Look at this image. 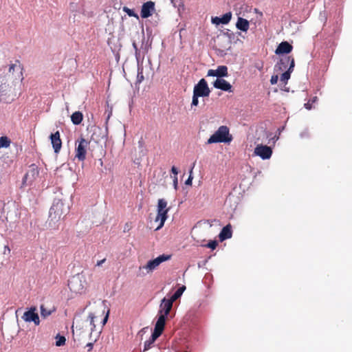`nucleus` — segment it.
I'll return each mask as SVG.
<instances>
[{
    "instance_id": "72a5a7b5",
    "label": "nucleus",
    "mask_w": 352,
    "mask_h": 352,
    "mask_svg": "<svg viewBox=\"0 0 352 352\" xmlns=\"http://www.w3.org/2000/svg\"><path fill=\"white\" fill-rule=\"evenodd\" d=\"M278 80V76L277 75H273L271 77L270 82H271L272 85H275V84L277 83Z\"/></svg>"
},
{
    "instance_id": "dca6fc26",
    "label": "nucleus",
    "mask_w": 352,
    "mask_h": 352,
    "mask_svg": "<svg viewBox=\"0 0 352 352\" xmlns=\"http://www.w3.org/2000/svg\"><path fill=\"white\" fill-rule=\"evenodd\" d=\"M293 50V46L287 41L281 42L275 50L276 54H289Z\"/></svg>"
},
{
    "instance_id": "f257e3e1",
    "label": "nucleus",
    "mask_w": 352,
    "mask_h": 352,
    "mask_svg": "<svg viewBox=\"0 0 352 352\" xmlns=\"http://www.w3.org/2000/svg\"><path fill=\"white\" fill-rule=\"evenodd\" d=\"M232 140V137L230 135V131L228 126H221L212 134L207 141V144H210L219 142H230Z\"/></svg>"
},
{
    "instance_id": "a878e982",
    "label": "nucleus",
    "mask_w": 352,
    "mask_h": 352,
    "mask_svg": "<svg viewBox=\"0 0 352 352\" xmlns=\"http://www.w3.org/2000/svg\"><path fill=\"white\" fill-rule=\"evenodd\" d=\"M11 140L7 136L0 138V148H8L10 146Z\"/></svg>"
},
{
    "instance_id": "bb28decb",
    "label": "nucleus",
    "mask_w": 352,
    "mask_h": 352,
    "mask_svg": "<svg viewBox=\"0 0 352 352\" xmlns=\"http://www.w3.org/2000/svg\"><path fill=\"white\" fill-rule=\"evenodd\" d=\"M54 311L55 309H53L52 310L47 309L43 305L41 306V315L43 318H47L50 316Z\"/></svg>"
},
{
    "instance_id": "f3484780",
    "label": "nucleus",
    "mask_w": 352,
    "mask_h": 352,
    "mask_svg": "<svg viewBox=\"0 0 352 352\" xmlns=\"http://www.w3.org/2000/svg\"><path fill=\"white\" fill-rule=\"evenodd\" d=\"M215 88L226 91H231L232 85L230 82L223 78H217L213 83Z\"/></svg>"
},
{
    "instance_id": "5701e85b",
    "label": "nucleus",
    "mask_w": 352,
    "mask_h": 352,
    "mask_svg": "<svg viewBox=\"0 0 352 352\" xmlns=\"http://www.w3.org/2000/svg\"><path fill=\"white\" fill-rule=\"evenodd\" d=\"M83 115L80 111H75L71 116V120L74 124L78 125L82 121Z\"/></svg>"
},
{
    "instance_id": "4468645a",
    "label": "nucleus",
    "mask_w": 352,
    "mask_h": 352,
    "mask_svg": "<svg viewBox=\"0 0 352 352\" xmlns=\"http://www.w3.org/2000/svg\"><path fill=\"white\" fill-rule=\"evenodd\" d=\"M50 140L52 146L54 149V152L56 153H59L62 146V141L60 139L59 131H57L54 133H52L50 135Z\"/></svg>"
},
{
    "instance_id": "de8ad7c7",
    "label": "nucleus",
    "mask_w": 352,
    "mask_h": 352,
    "mask_svg": "<svg viewBox=\"0 0 352 352\" xmlns=\"http://www.w3.org/2000/svg\"><path fill=\"white\" fill-rule=\"evenodd\" d=\"M316 98H317L316 97L314 98V102L316 101Z\"/></svg>"
},
{
    "instance_id": "4be33fe9",
    "label": "nucleus",
    "mask_w": 352,
    "mask_h": 352,
    "mask_svg": "<svg viewBox=\"0 0 352 352\" xmlns=\"http://www.w3.org/2000/svg\"><path fill=\"white\" fill-rule=\"evenodd\" d=\"M294 65L295 63L292 61L287 70L280 76V81L283 83L287 84V80L290 78L291 73L294 70Z\"/></svg>"
},
{
    "instance_id": "6ab92c4d",
    "label": "nucleus",
    "mask_w": 352,
    "mask_h": 352,
    "mask_svg": "<svg viewBox=\"0 0 352 352\" xmlns=\"http://www.w3.org/2000/svg\"><path fill=\"white\" fill-rule=\"evenodd\" d=\"M236 27L239 30L247 32L250 27V23L247 19L239 17L236 23Z\"/></svg>"
},
{
    "instance_id": "f03ea898",
    "label": "nucleus",
    "mask_w": 352,
    "mask_h": 352,
    "mask_svg": "<svg viewBox=\"0 0 352 352\" xmlns=\"http://www.w3.org/2000/svg\"><path fill=\"white\" fill-rule=\"evenodd\" d=\"M157 210V214L155 221L156 222L160 221V224L156 228V230H159L163 227L164 222L168 217L167 213L169 210V208H167V201L164 199H158Z\"/></svg>"
},
{
    "instance_id": "2f4dec72",
    "label": "nucleus",
    "mask_w": 352,
    "mask_h": 352,
    "mask_svg": "<svg viewBox=\"0 0 352 352\" xmlns=\"http://www.w3.org/2000/svg\"><path fill=\"white\" fill-rule=\"evenodd\" d=\"M94 318L95 316L93 313H90L88 316V320H89L90 324L93 327V328H95L96 325L94 324Z\"/></svg>"
},
{
    "instance_id": "39448f33",
    "label": "nucleus",
    "mask_w": 352,
    "mask_h": 352,
    "mask_svg": "<svg viewBox=\"0 0 352 352\" xmlns=\"http://www.w3.org/2000/svg\"><path fill=\"white\" fill-rule=\"evenodd\" d=\"M173 302L171 300L166 298H164L162 300L161 303L160 305L157 320H160L161 317L162 318L164 321V327H165L166 324V317L169 314L173 307Z\"/></svg>"
},
{
    "instance_id": "c756f323",
    "label": "nucleus",
    "mask_w": 352,
    "mask_h": 352,
    "mask_svg": "<svg viewBox=\"0 0 352 352\" xmlns=\"http://www.w3.org/2000/svg\"><path fill=\"white\" fill-rule=\"evenodd\" d=\"M218 245V243L217 241H211L209 243H208L206 245H204V247L210 248L212 250H214Z\"/></svg>"
},
{
    "instance_id": "a18cd8bd",
    "label": "nucleus",
    "mask_w": 352,
    "mask_h": 352,
    "mask_svg": "<svg viewBox=\"0 0 352 352\" xmlns=\"http://www.w3.org/2000/svg\"><path fill=\"white\" fill-rule=\"evenodd\" d=\"M174 6H175V7H176V6H177V5H176V4H174ZM177 6H178V7H179V6L184 7V4H183V3H182V1L181 0H179V3H178Z\"/></svg>"
},
{
    "instance_id": "a211bd4d",
    "label": "nucleus",
    "mask_w": 352,
    "mask_h": 352,
    "mask_svg": "<svg viewBox=\"0 0 352 352\" xmlns=\"http://www.w3.org/2000/svg\"><path fill=\"white\" fill-rule=\"evenodd\" d=\"M232 19V13L230 12L224 14L221 17H212L211 21L213 24L219 25L228 24Z\"/></svg>"
},
{
    "instance_id": "f8f14e48",
    "label": "nucleus",
    "mask_w": 352,
    "mask_h": 352,
    "mask_svg": "<svg viewBox=\"0 0 352 352\" xmlns=\"http://www.w3.org/2000/svg\"><path fill=\"white\" fill-rule=\"evenodd\" d=\"M36 311V307H32L30 309L25 311L22 316V318L25 322H33L35 325H38L40 324V320L38 314Z\"/></svg>"
},
{
    "instance_id": "9d476101",
    "label": "nucleus",
    "mask_w": 352,
    "mask_h": 352,
    "mask_svg": "<svg viewBox=\"0 0 352 352\" xmlns=\"http://www.w3.org/2000/svg\"><path fill=\"white\" fill-rule=\"evenodd\" d=\"M170 258V255L162 254L156 258L149 261L143 268L146 269L148 273L157 268L162 262L166 261Z\"/></svg>"
},
{
    "instance_id": "f704fd0d",
    "label": "nucleus",
    "mask_w": 352,
    "mask_h": 352,
    "mask_svg": "<svg viewBox=\"0 0 352 352\" xmlns=\"http://www.w3.org/2000/svg\"><path fill=\"white\" fill-rule=\"evenodd\" d=\"M133 47L135 50V56H138L140 55V52H139V50L138 48V46H137V44L135 43V41L133 42Z\"/></svg>"
},
{
    "instance_id": "37998d69",
    "label": "nucleus",
    "mask_w": 352,
    "mask_h": 352,
    "mask_svg": "<svg viewBox=\"0 0 352 352\" xmlns=\"http://www.w3.org/2000/svg\"><path fill=\"white\" fill-rule=\"evenodd\" d=\"M6 251L8 252V254L10 252V248L8 245L5 246L3 254H6Z\"/></svg>"
},
{
    "instance_id": "79ce46f5",
    "label": "nucleus",
    "mask_w": 352,
    "mask_h": 352,
    "mask_svg": "<svg viewBox=\"0 0 352 352\" xmlns=\"http://www.w3.org/2000/svg\"><path fill=\"white\" fill-rule=\"evenodd\" d=\"M192 178L190 175L188 179L186 181V184H191Z\"/></svg>"
},
{
    "instance_id": "cd10ccee",
    "label": "nucleus",
    "mask_w": 352,
    "mask_h": 352,
    "mask_svg": "<svg viewBox=\"0 0 352 352\" xmlns=\"http://www.w3.org/2000/svg\"><path fill=\"white\" fill-rule=\"evenodd\" d=\"M144 76L143 74V67H138L136 84H140L144 80Z\"/></svg>"
},
{
    "instance_id": "1a4fd4ad",
    "label": "nucleus",
    "mask_w": 352,
    "mask_h": 352,
    "mask_svg": "<svg viewBox=\"0 0 352 352\" xmlns=\"http://www.w3.org/2000/svg\"><path fill=\"white\" fill-rule=\"evenodd\" d=\"M23 66L19 60H16L14 63L9 65L8 74L14 77V79H23Z\"/></svg>"
},
{
    "instance_id": "c9c22d12",
    "label": "nucleus",
    "mask_w": 352,
    "mask_h": 352,
    "mask_svg": "<svg viewBox=\"0 0 352 352\" xmlns=\"http://www.w3.org/2000/svg\"><path fill=\"white\" fill-rule=\"evenodd\" d=\"M208 76H217V71L216 69H209L208 72Z\"/></svg>"
},
{
    "instance_id": "9b49d317",
    "label": "nucleus",
    "mask_w": 352,
    "mask_h": 352,
    "mask_svg": "<svg viewBox=\"0 0 352 352\" xmlns=\"http://www.w3.org/2000/svg\"><path fill=\"white\" fill-rule=\"evenodd\" d=\"M254 154L263 160H268L272 155V150L268 146L258 144L254 148Z\"/></svg>"
},
{
    "instance_id": "ddd939ff",
    "label": "nucleus",
    "mask_w": 352,
    "mask_h": 352,
    "mask_svg": "<svg viewBox=\"0 0 352 352\" xmlns=\"http://www.w3.org/2000/svg\"><path fill=\"white\" fill-rule=\"evenodd\" d=\"M154 10L155 3L151 1H148L142 5L140 15L142 18H148L152 15Z\"/></svg>"
},
{
    "instance_id": "aec40b11",
    "label": "nucleus",
    "mask_w": 352,
    "mask_h": 352,
    "mask_svg": "<svg viewBox=\"0 0 352 352\" xmlns=\"http://www.w3.org/2000/svg\"><path fill=\"white\" fill-rule=\"evenodd\" d=\"M292 61L294 63V59L292 56H286L280 58L278 63L279 69L281 71L286 69L289 65V66L291 65Z\"/></svg>"
},
{
    "instance_id": "2eb2a0df",
    "label": "nucleus",
    "mask_w": 352,
    "mask_h": 352,
    "mask_svg": "<svg viewBox=\"0 0 352 352\" xmlns=\"http://www.w3.org/2000/svg\"><path fill=\"white\" fill-rule=\"evenodd\" d=\"M63 202L58 201V202L53 204V206L50 208V217H52L54 214L55 219L56 217H58V219H60L61 216L63 214Z\"/></svg>"
},
{
    "instance_id": "ea45409f",
    "label": "nucleus",
    "mask_w": 352,
    "mask_h": 352,
    "mask_svg": "<svg viewBox=\"0 0 352 352\" xmlns=\"http://www.w3.org/2000/svg\"><path fill=\"white\" fill-rule=\"evenodd\" d=\"M109 313V311L108 310L107 313V314H106V316H105V317H104V318L103 319V321H102V324L103 325L106 324V322H107V321L108 320Z\"/></svg>"
},
{
    "instance_id": "20e7f679",
    "label": "nucleus",
    "mask_w": 352,
    "mask_h": 352,
    "mask_svg": "<svg viewBox=\"0 0 352 352\" xmlns=\"http://www.w3.org/2000/svg\"><path fill=\"white\" fill-rule=\"evenodd\" d=\"M89 145V142L82 137H80L76 142L75 157L78 161L83 162L86 159L87 149Z\"/></svg>"
},
{
    "instance_id": "58836bf2",
    "label": "nucleus",
    "mask_w": 352,
    "mask_h": 352,
    "mask_svg": "<svg viewBox=\"0 0 352 352\" xmlns=\"http://www.w3.org/2000/svg\"><path fill=\"white\" fill-rule=\"evenodd\" d=\"M147 327L142 328L139 332L138 335L142 336V335L146 331Z\"/></svg>"
},
{
    "instance_id": "0eeeda50",
    "label": "nucleus",
    "mask_w": 352,
    "mask_h": 352,
    "mask_svg": "<svg viewBox=\"0 0 352 352\" xmlns=\"http://www.w3.org/2000/svg\"><path fill=\"white\" fill-rule=\"evenodd\" d=\"M68 287L71 292L76 294H82L85 289L83 282L79 276H73L69 280Z\"/></svg>"
},
{
    "instance_id": "412c9836",
    "label": "nucleus",
    "mask_w": 352,
    "mask_h": 352,
    "mask_svg": "<svg viewBox=\"0 0 352 352\" xmlns=\"http://www.w3.org/2000/svg\"><path fill=\"white\" fill-rule=\"evenodd\" d=\"M232 237V230L230 225H227L223 227L219 234V239L221 241H224L226 239H230Z\"/></svg>"
},
{
    "instance_id": "7ed1b4c3",
    "label": "nucleus",
    "mask_w": 352,
    "mask_h": 352,
    "mask_svg": "<svg viewBox=\"0 0 352 352\" xmlns=\"http://www.w3.org/2000/svg\"><path fill=\"white\" fill-rule=\"evenodd\" d=\"M163 322L164 321L162 317L160 320H157L153 333H152L151 338L144 342V351L150 349L157 338L162 335L164 329Z\"/></svg>"
},
{
    "instance_id": "c85d7f7f",
    "label": "nucleus",
    "mask_w": 352,
    "mask_h": 352,
    "mask_svg": "<svg viewBox=\"0 0 352 352\" xmlns=\"http://www.w3.org/2000/svg\"><path fill=\"white\" fill-rule=\"evenodd\" d=\"M56 346H61L65 344L66 339L63 336L57 335L56 337Z\"/></svg>"
},
{
    "instance_id": "7c9ffc66",
    "label": "nucleus",
    "mask_w": 352,
    "mask_h": 352,
    "mask_svg": "<svg viewBox=\"0 0 352 352\" xmlns=\"http://www.w3.org/2000/svg\"><path fill=\"white\" fill-rule=\"evenodd\" d=\"M199 98V96L197 95H195L194 93H193V96H192V103H191V105L192 106H197L198 104H199V100L198 98Z\"/></svg>"
},
{
    "instance_id": "e433bc0d",
    "label": "nucleus",
    "mask_w": 352,
    "mask_h": 352,
    "mask_svg": "<svg viewBox=\"0 0 352 352\" xmlns=\"http://www.w3.org/2000/svg\"><path fill=\"white\" fill-rule=\"evenodd\" d=\"M177 184H178L177 176H173V185H174V187L175 189L177 188Z\"/></svg>"
},
{
    "instance_id": "423d86ee",
    "label": "nucleus",
    "mask_w": 352,
    "mask_h": 352,
    "mask_svg": "<svg viewBox=\"0 0 352 352\" xmlns=\"http://www.w3.org/2000/svg\"><path fill=\"white\" fill-rule=\"evenodd\" d=\"M193 93L199 97H208L210 94V89L208 85L207 81L201 78L197 85H195Z\"/></svg>"
},
{
    "instance_id": "a19ab883",
    "label": "nucleus",
    "mask_w": 352,
    "mask_h": 352,
    "mask_svg": "<svg viewBox=\"0 0 352 352\" xmlns=\"http://www.w3.org/2000/svg\"><path fill=\"white\" fill-rule=\"evenodd\" d=\"M106 261V258H103L102 260L98 261L96 263V266H101Z\"/></svg>"
},
{
    "instance_id": "4c0bfd02",
    "label": "nucleus",
    "mask_w": 352,
    "mask_h": 352,
    "mask_svg": "<svg viewBox=\"0 0 352 352\" xmlns=\"http://www.w3.org/2000/svg\"><path fill=\"white\" fill-rule=\"evenodd\" d=\"M171 172L174 174V176H177L178 170L175 166L171 168Z\"/></svg>"
},
{
    "instance_id": "c03bdc74",
    "label": "nucleus",
    "mask_w": 352,
    "mask_h": 352,
    "mask_svg": "<svg viewBox=\"0 0 352 352\" xmlns=\"http://www.w3.org/2000/svg\"><path fill=\"white\" fill-rule=\"evenodd\" d=\"M87 346L89 347L88 351H90L93 349V344L89 342L87 344Z\"/></svg>"
},
{
    "instance_id": "49530a36",
    "label": "nucleus",
    "mask_w": 352,
    "mask_h": 352,
    "mask_svg": "<svg viewBox=\"0 0 352 352\" xmlns=\"http://www.w3.org/2000/svg\"><path fill=\"white\" fill-rule=\"evenodd\" d=\"M305 108L307 109H310L311 108V105H310V104L309 102L306 103L305 104Z\"/></svg>"
},
{
    "instance_id": "6e6552de",
    "label": "nucleus",
    "mask_w": 352,
    "mask_h": 352,
    "mask_svg": "<svg viewBox=\"0 0 352 352\" xmlns=\"http://www.w3.org/2000/svg\"><path fill=\"white\" fill-rule=\"evenodd\" d=\"M39 175V170L34 164L30 166L29 169L23 179V184L31 185Z\"/></svg>"
},
{
    "instance_id": "393cba45",
    "label": "nucleus",
    "mask_w": 352,
    "mask_h": 352,
    "mask_svg": "<svg viewBox=\"0 0 352 352\" xmlns=\"http://www.w3.org/2000/svg\"><path fill=\"white\" fill-rule=\"evenodd\" d=\"M186 287L184 285L179 287L168 299L173 302L181 297Z\"/></svg>"
},
{
    "instance_id": "473e14b6",
    "label": "nucleus",
    "mask_w": 352,
    "mask_h": 352,
    "mask_svg": "<svg viewBox=\"0 0 352 352\" xmlns=\"http://www.w3.org/2000/svg\"><path fill=\"white\" fill-rule=\"evenodd\" d=\"M124 11L126 12L129 16H136L133 12V10L126 8V7H124Z\"/></svg>"
},
{
    "instance_id": "b1692460",
    "label": "nucleus",
    "mask_w": 352,
    "mask_h": 352,
    "mask_svg": "<svg viewBox=\"0 0 352 352\" xmlns=\"http://www.w3.org/2000/svg\"><path fill=\"white\" fill-rule=\"evenodd\" d=\"M217 77L218 78L222 77H226L228 76V67L226 65H221L217 67Z\"/></svg>"
}]
</instances>
